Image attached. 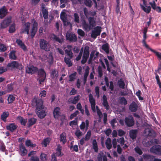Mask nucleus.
<instances>
[{
  "instance_id": "obj_3",
  "label": "nucleus",
  "mask_w": 161,
  "mask_h": 161,
  "mask_svg": "<svg viewBox=\"0 0 161 161\" xmlns=\"http://www.w3.org/2000/svg\"><path fill=\"white\" fill-rule=\"evenodd\" d=\"M83 28L86 30H89L96 25L95 21H82Z\"/></svg>"
},
{
  "instance_id": "obj_10",
  "label": "nucleus",
  "mask_w": 161,
  "mask_h": 161,
  "mask_svg": "<svg viewBox=\"0 0 161 161\" xmlns=\"http://www.w3.org/2000/svg\"><path fill=\"white\" fill-rule=\"evenodd\" d=\"M89 100L91 104L92 109L93 111L95 112L96 108L95 106L96 103L95 99L94 98L92 95L91 93L89 94Z\"/></svg>"
},
{
  "instance_id": "obj_9",
  "label": "nucleus",
  "mask_w": 161,
  "mask_h": 161,
  "mask_svg": "<svg viewBox=\"0 0 161 161\" xmlns=\"http://www.w3.org/2000/svg\"><path fill=\"white\" fill-rule=\"evenodd\" d=\"M32 23H33V25L30 31V34L32 38H33L35 35L37 31L38 24L36 21Z\"/></svg>"
},
{
  "instance_id": "obj_2",
  "label": "nucleus",
  "mask_w": 161,
  "mask_h": 161,
  "mask_svg": "<svg viewBox=\"0 0 161 161\" xmlns=\"http://www.w3.org/2000/svg\"><path fill=\"white\" fill-rule=\"evenodd\" d=\"M39 46L41 49L46 51H50L51 47L49 42L43 39H42L39 40Z\"/></svg>"
},
{
  "instance_id": "obj_32",
  "label": "nucleus",
  "mask_w": 161,
  "mask_h": 161,
  "mask_svg": "<svg viewBox=\"0 0 161 161\" xmlns=\"http://www.w3.org/2000/svg\"><path fill=\"white\" fill-rule=\"evenodd\" d=\"M11 21H3V22L1 23V27L3 28L6 27L9 25Z\"/></svg>"
},
{
  "instance_id": "obj_34",
  "label": "nucleus",
  "mask_w": 161,
  "mask_h": 161,
  "mask_svg": "<svg viewBox=\"0 0 161 161\" xmlns=\"http://www.w3.org/2000/svg\"><path fill=\"white\" fill-rule=\"evenodd\" d=\"M153 131L149 129H146L144 131V134L146 136H153Z\"/></svg>"
},
{
  "instance_id": "obj_55",
  "label": "nucleus",
  "mask_w": 161,
  "mask_h": 161,
  "mask_svg": "<svg viewBox=\"0 0 161 161\" xmlns=\"http://www.w3.org/2000/svg\"><path fill=\"white\" fill-rule=\"evenodd\" d=\"M7 49L6 46L3 44H0V52H3Z\"/></svg>"
},
{
  "instance_id": "obj_36",
  "label": "nucleus",
  "mask_w": 161,
  "mask_h": 161,
  "mask_svg": "<svg viewBox=\"0 0 161 161\" xmlns=\"http://www.w3.org/2000/svg\"><path fill=\"white\" fill-rule=\"evenodd\" d=\"M9 25H10L9 29V32L11 33L14 32L15 31L14 23L11 21Z\"/></svg>"
},
{
  "instance_id": "obj_40",
  "label": "nucleus",
  "mask_w": 161,
  "mask_h": 161,
  "mask_svg": "<svg viewBox=\"0 0 161 161\" xmlns=\"http://www.w3.org/2000/svg\"><path fill=\"white\" fill-rule=\"evenodd\" d=\"M93 148L95 152H97L98 151V147L97 145V142L96 140H93L92 142Z\"/></svg>"
},
{
  "instance_id": "obj_48",
  "label": "nucleus",
  "mask_w": 161,
  "mask_h": 161,
  "mask_svg": "<svg viewBox=\"0 0 161 161\" xmlns=\"http://www.w3.org/2000/svg\"><path fill=\"white\" fill-rule=\"evenodd\" d=\"M17 119L20 122L22 125H25L26 122V120L25 119H23L21 117H18Z\"/></svg>"
},
{
  "instance_id": "obj_46",
  "label": "nucleus",
  "mask_w": 161,
  "mask_h": 161,
  "mask_svg": "<svg viewBox=\"0 0 161 161\" xmlns=\"http://www.w3.org/2000/svg\"><path fill=\"white\" fill-rule=\"evenodd\" d=\"M102 49L106 53H109L108 46L107 43L103 44L102 46Z\"/></svg>"
},
{
  "instance_id": "obj_37",
  "label": "nucleus",
  "mask_w": 161,
  "mask_h": 161,
  "mask_svg": "<svg viewBox=\"0 0 161 161\" xmlns=\"http://www.w3.org/2000/svg\"><path fill=\"white\" fill-rule=\"evenodd\" d=\"M147 49L155 53L159 59H161V53L156 51L155 50L151 48L150 47Z\"/></svg>"
},
{
  "instance_id": "obj_63",
  "label": "nucleus",
  "mask_w": 161,
  "mask_h": 161,
  "mask_svg": "<svg viewBox=\"0 0 161 161\" xmlns=\"http://www.w3.org/2000/svg\"><path fill=\"white\" fill-rule=\"evenodd\" d=\"M98 76L101 77L103 75L102 69L101 67H99L98 69Z\"/></svg>"
},
{
  "instance_id": "obj_31",
  "label": "nucleus",
  "mask_w": 161,
  "mask_h": 161,
  "mask_svg": "<svg viewBox=\"0 0 161 161\" xmlns=\"http://www.w3.org/2000/svg\"><path fill=\"white\" fill-rule=\"evenodd\" d=\"M60 141L63 144H64L66 142V134L64 133L60 135Z\"/></svg>"
},
{
  "instance_id": "obj_41",
  "label": "nucleus",
  "mask_w": 161,
  "mask_h": 161,
  "mask_svg": "<svg viewBox=\"0 0 161 161\" xmlns=\"http://www.w3.org/2000/svg\"><path fill=\"white\" fill-rule=\"evenodd\" d=\"M64 60L65 62L69 67L71 66L72 65L70 58L65 57Z\"/></svg>"
},
{
  "instance_id": "obj_12",
  "label": "nucleus",
  "mask_w": 161,
  "mask_h": 161,
  "mask_svg": "<svg viewBox=\"0 0 161 161\" xmlns=\"http://www.w3.org/2000/svg\"><path fill=\"white\" fill-rule=\"evenodd\" d=\"M125 122L128 126H131L134 124V121L133 118L131 116L126 117L125 119Z\"/></svg>"
},
{
  "instance_id": "obj_15",
  "label": "nucleus",
  "mask_w": 161,
  "mask_h": 161,
  "mask_svg": "<svg viewBox=\"0 0 161 161\" xmlns=\"http://www.w3.org/2000/svg\"><path fill=\"white\" fill-rule=\"evenodd\" d=\"M66 37L67 40L71 41H75L76 37L75 34L68 32L66 33Z\"/></svg>"
},
{
  "instance_id": "obj_11",
  "label": "nucleus",
  "mask_w": 161,
  "mask_h": 161,
  "mask_svg": "<svg viewBox=\"0 0 161 161\" xmlns=\"http://www.w3.org/2000/svg\"><path fill=\"white\" fill-rule=\"evenodd\" d=\"M39 78V80L40 83L41 84L42 82H43L46 78V74L44 70L42 69H40L38 71Z\"/></svg>"
},
{
  "instance_id": "obj_45",
  "label": "nucleus",
  "mask_w": 161,
  "mask_h": 161,
  "mask_svg": "<svg viewBox=\"0 0 161 161\" xmlns=\"http://www.w3.org/2000/svg\"><path fill=\"white\" fill-rule=\"evenodd\" d=\"M76 72H75L74 73L70 75L69 76V81H73L75 80L76 77Z\"/></svg>"
},
{
  "instance_id": "obj_54",
  "label": "nucleus",
  "mask_w": 161,
  "mask_h": 161,
  "mask_svg": "<svg viewBox=\"0 0 161 161\" xmlns=\"http://www.w3.org/2000/svg\"><path fill=\"white\" fill-rule=\"evenodd\" d=\"M15 99L14 97L12 95H10L8 99V101L9 103H12Z\"/></svg>"
},
{
  "instance_id": "obj_18",
  "label": "nucleus",
  "mask_w": 161,
  "mask_h": 161,
  "mask_svg": "<svg viewBox=\"0 0 161 161\" xmlns=\"http://www.w3.org/2000/svg\"><path fill=\"white\" fill-rule=\"evenodd\" d=\"M16 42L23 51H27L26 47L21 40L19 39H17Z\"/></svg>"
},
{
  "instance_id": "obj_28",
  "label": "nucleus",
  "mask_w": 161,
  "mask_h": 161,
  "mask_svg": "<svg viewBox=\"0 0 161 161\" xmlns=\"http://www.w3.org/2000/svg\"><path fill=\"white\" fill-rule=\"evenodd\" d=\"M137 133V130H131L130 132V137L132 139L136 138Z\"/></svg>"
},
{
  "instance_id": "obj_6",
  "label": "nucleus",
  "mask_w": 161,
  "mask_h": 161,
  "mask_svg": "<svg viewBox=\"0 0 161 161\" xmlns=\"http://www.w3.org/2000/svg\"><path fill=\"white\" fill-rule=\"evenodd\" d=\"M101 31V27L100 26L95 27L92 31L91 34L92 37L95 39L97 37L100 35Z\"/></svg>"
},
{
  "instance_id": "obj_42",
  "label": "nucleus",
  "mask_w": 161,
  "mask_h": 161,
  "mask_svg": "<svg viewBox=\"0 0 161 161\" xmlns=\"http://www.w3.org/2000/svg\"><path fill=\"white\" fill-rule=\"evenodd\" d=\"M65 10H63L61 13L60 18L62 20H65L66 18V14Z\"/></svg>"
},
{
  "instance_id": "obj_38",
  "label": "nucleus",
  "mask_w": 161,
  "mask_h": 161,
  "mask_svg": "<svg viewBox=\"0 0 161 161\" xmlns=\"http://www.w3.org/2000/svg\"><path fill=\"white\" fill-rule=\"evenodd\" d=\"M62 147L60 145H58L56 149V153L55 154L58 156H60L61 155V150Z\"/></svg>"
},
{
  "instance_id": "obj_30",
  "label": "nucleus",
  "mask_w": 161,
  "mask_h": 161,
  "mask_svg": "<svg viewBox=\"0 0 161 161\" xmlns=\"http://www.w3.org/2000/svg\"><path fill=\"white\" fill-rule=\"evenodd\" d=\"M147 38L146 34H143V39L142 41V43L144 47H145L147 49L149 48L150 47L147 44L146 40Z\"/></svg>"
},
{
  "instance_id": "obj_51",
  "label": "nucleus",
  "mask_w": 161,
  "mask_h": 161,
  "mask_svg": "<svg viewBox=\"0 0 161 161\" xmlns=\"http://www.w3.org/2000/svg\"><path fill=\"white\" fill-rule=\"evenodd\" d=\"M96 110L97 112L98 115L99 116V118L101 119L103 117V115L101 111L98 109L97 106H96Z\"/></svg>"
},
{
  "instance_id": "obj_23",
  "label": "nucleus",
  "mask_w": 161,
  "mask_h": 161,
  "mask_svg": "<svg viewBox=\"0 0 161 161\" xmlns=\"http://www.w3.org/2000/svg\"><path fill=\"white\" fill-rule=\"evenodd\" d=\"M60 108L59 107L55 108L53 111V116L55 118H58L60 116Z\"/></svg>"
},
{
  "instance_id": "obj_49",
  "label": "nucleus",
  "mask_w": 161,
  "mask_h": 161,
  "mask_svg": "<svg viewBox=\"0 0 161 161\" xmlns=\"http://www.w3.org/2000/svg\"><path fill=\"white\" fill-rule=\"evenodd\" d=\"M36 121V119L34 118H32L30 119L28 121L29 125H32L35 124Z\"/></svg>"
},
{
  "instance_id": "obj_35",
  "label": "nucleus",
  "mask_w": 161,
  "mask_h": 161,
  "mask_svg": "<svg viewBox=\"0 0 161 161\" xmlns=\"http://www.w3.org/2000/svg\"><path fill=\"white\" fill-rule=\"evenodd\" d=\"M25 145L27 147H36V145L35 144H33L31 142L30 140H28L25 142Z\"/></svg>"
},
{
  "instance_id": "obj_52",
  "label": "nucleus",
  "mask_w": 161,
  "mask_h": 161,
  "mask_svg": "<svg viewBox=\"0 0 161 161\" xmlns=\"http://www.w3.org/2000/svg\"><path fill=\"white\" fill-rule=\"evenodd\" d=\"M8 115V112H3L1 115V118L3 121L6 120V118Z\"/></svg>"
},
{
  "instance_id": "obj_26",
  "label": "nucleus",
  "mask_w": 161,
  "mask_h": 161,
  "mask_svg": "<svg viewBox=\"0 0 161 161\" xmlns=\"http://www.w3.org/2000/svg\"><path fill=\"white\" fill-rule=\"evenodd\" d=\"M17 128V126L14 124H10L9 125L7 126V130L11 131H13L15 130Z\"/></svg>"
},
{
  "instance_id": "obj_21",
  "label": "nucleus",
  "mask_w": 161,
  "mask_h": 161,
  "mask_svg": "<svg viewBox=\"0 0 161 161\" xmlns=\"http://www.w3.org/2000/svg\"><path fill=\"white\" fill-rule=\"evenodd\" d=\"M37 70V68L33 66L27 67L26 68V71L28 73L33 74L36 72Z\"/></svg>"
},
{
  "instance_id": "obj_7",
  "label": "nucleus",
  "mask_w": 161,
  "mask_h": 161,
  "mask_svg": "<svg viewBox=\"0 0 161 161\" xmlns=\"http://www.w3.org/2000/svg\"><path fill=\"white\" fill-rule=\"evenodd\" d=\"M151 152L158 155H161V146L157 145L153 146L150 149Z\"/></svg>"
},
{
  "instance_id": "obj_13",
  "label": "nucleus",
  "mask_w": 161,
  "mask_h": 161,
  "mask_svg": "<svg viewBox=\"0 0 161 161\" xmlns=\"http://www.w3.org/2000/svg\"><path fill=\"white\" fill-rule=\"evenodd\" d=\"M27 153V150L24 146L22 144L19 145V153L20 155L24 156L26 155Z\"/></svg>"
},
{
  "instance_id": "obj_43",
  "label": "nucleus",
  "mask_w": 161,
  "mask_h": 161,
  "mask_svg": "<svg viewBox=\"0 0 161 161\" xmlns=\"http://www.w3.org/2000/svg\"><path fill=\"white\" fill-rule=\"evenodd\" d=\"M15 51H11L9 54V57L10 58L14 60L16 59V57L15 55Z\"/></svg>"
},
{
  "instance_id": "obj_53",
  "label": "nucleus",
  "mask_w": 161,
  "mask_h": 161,
  "mask_svg": "<svg viewBox=\"0 0 161 161\" xmlns=\"http://www.w3.org/2000/svg\"><path fill=\"white\" fill-rule=\"evenodd\" d=\"M95 52L92 51L90 55L89 61H91L92 60H94L96 58V56L95 55Z\"/></svg>"
},
{
  "instance_id": "obj_24",
  "label": "nucleus",
  "mask_w": 161,
  "mask_h": 161,
  "mask_svg": "<svg viewBox=\"0 0 161 161\" xmlns=\"http://www.w3.org/2000/svg\"><path fill=\"white\" fill-rule=\"evenodd\" d=\"M90 68L88 66H87L85 70L83 77V83L85 84L86 82L87 77L89 75Z\"/></svg>"
},
{
  "instance_id": "obj_16",
  "label": "nucleus",
  "mask_w": 161,
  "mask_h": 161,
  "mask_svg": "<svg viewBox=\"0 0 161 161\" xmlns=\"http://www.w3.org/2000/svg\"><path fill=\"white\" fill-rule=\"evenodd\" d=\"M67 49H65V47H64L65 53L70 57V58H72L73 56V54L71 52L72 47L71 46L68 45L67 46Z\"/></svg>"
},
{
  "instance_id": "obj_64",
  "label": "nucleus",
  "mask_w": 161,
  "mask_h": 161,
  "mask_svg": "<svg viewBox=\"0 0 161 161\" xmlns=\"http://www.w3.org/2000/svg\"><path fill=\"white\" fill-rule=\"evenodd\" d=\"M135 152L139 155H141L142 154V152L141 150L138 147H136L135 148Z\"/></svg>"
},
{
  "instance_id": "obj_57",
  "label": "nucleus",
  "mask_w": 161,
  "mask_h": 161,
  "mask_svg": "<svg viewBox=\"0 0 161 161\" xmlns=\"http://www.w3.org/2000/svg\"><path fill=\"white\" fill-rule=\"evenodd\" d=\"M46 155L43 153H42L40 155V158L41 160L44 161L47 159Z\"/></svg>"
},
{
  "instance_id": "obj_14",
  "label": "nucleus",
  "mask_w": 161,
  "mask_h": 161,
  "mask_svg": "<svg viewBox=\"0 0 161 161\" xmlns=\"http://www.w3.org/2000/svg\"><path fill=\"white\" fill-rule=\"evenodd\" d=\"M52 38L55 41L58 42L60 43H62L64 42V36L61 35L56 36L55 35H53L52 36Z\"/></svg>"
},
{
  "instance_id": "obj_61",
  "label": "nucleus",
  "mask_w": 161,
  "mask_h": 161,
  "mask_svg": "<svg viewBox=\"0 0 161 161\" xmlns=\"http://www.w3.org/2000/svg\"><path fill=\"white\" fill-rule=\"evenodd\" d=\"M83 51V48H82L78 56L76 58V60L78 61L80 59L82 55Z\"/></svg>"
},
{
  "instance_id": "obj_56",
  "label": "nucleus",
  "mask_w": 161,
  "mask_h": 161,
  "mask_svg": "<svg viewBox=\"0 0 161 161\" xmlns=\"http://www.w3.org/2000/svg\"><path fill=\"white\" fill-rule=\"evenodd\" d=\"M84 3L86 6L89 7L92 5V2L91 0H85Z\"/></svg>"
},
{
  "instance_id": "obj_22",
  "label": "nucleus",
  "mask_w": 161,
  "mask_h": 161,
  "mask_svg": "<svg viewBox=\"0 0 161 161\" xmlns=\"http://www.w3.org/2000/svg\"><path fill=\"white\" fill-rule=\"evenodd\" d=\"M80 99V96L78 95L75 97L74 98H70L68 101L69 103L76 104Z\"/></svg>"
},
{
  "instance_id": "obj_58",
  "label": "nucleus",
  "mask_w": 161,
  "mask_h": 161,
  "mask_svg": "<svg viewBox=\"0 0 161 161\" xmlns=\"http://www.w3.org/2000/svg\"><path fill=\"white\" fill-rule=\"evenodd\" d=\"M117 142L121 145H123L125 142L124 139L123 137L118 138L117 139Z\"/></svg>"
},
{
  "instance_id": "obj_62",
  "label": "nucleus",
  "mask_w": 161,
  "mask_h": 161,
  "mask_svg": "<svg viewBox=\"0 0 161 161\" xmlns=\"http://www.w3.org/2000/svg\"><path fill=\"white\" fill-rule=\"evenodd\" d=\"M120 102L121 104L125 105L127 104V102L124 97H121L120 99Z\"/></svg>"
},
{
  "instance_id": "obj_4",
  "label": "nucleus",
  "mask_w": 161,
  "mask_h": 161,
  "mask_svg": "<svg viewBox=\"0 0 161 161\" xmlns=\"http://www.w3.org/2000/svg\"><path fill=\"white\" fill-rule=\"evenodd\" d=\"M89 54V47L86 46L85 47L81 63L82 64H84L87 61Z\"/></svg>"
},
{
  "instance_id": "obj_39",
  "label": "nucleus",
  "mask_w": 161,
  "mask_h": 161,
  "mask_svg": "<svg viewBox=\"0 0 161 161\" xmlns=\"http://www.w3.org/2000/svg\"><path fill=\"white\" fill-rule=\"evenodd\" d=\"M118 84L120 88H125V84L122 79H120L118 81Z\"/></svg>"
},
{
  "instance_id": "obj_44",
  "label": "nucleus",
  "mask_w": 161,
  "mask_h": 161,
  "mask_svg": "<svg viewBox=\"0 0 161 161\" xmlns=\"http://www.w3.org/2000/svg\"><path fill=\"white\" fill-rule=\"evenodd\" d=\"M58 71L57 70H53L51 74V77L52 78H57L58 75Z\"/></svg>"
},
{
  "instance_id": "obj_33",
  "label": "nucleus",
  "mask_w": 161,
  "mask_h": 161,
  "mask_svg": "<svg viewBox=\"0 0 161 161\" xmlns=\"http://www.w3.org/2000/svg\"><path fill=\"white\" fill-rule=\"evenodd\" d=\"M103 105L107 109H108V105L107 100V97L106 96L104 95L103 97Z\"/></svg>"
},
{
  "instance_id": "obj_59",
  "label": "nucleus",
  "mask_w": 161,
  "mask_h": 161,
  "mask_svg": "<svg viewBox=\"0 0 161 161\" xmlns=\"http://www.w3.org/2000/svg\"><path fill=\"white\" fill-rule=\"evenodd\" d=\"M6 149L5 146L3 142H1L0 144V151L4 152Z\"/></svg>"
},
{
  "instance_id": "obj_5",
  "label": "nucleus",
  "mask_w": 161,
  "mask_h": 161,
  "mask_svg": "<svg viewBox=\"0 0 161 161\" xmlns=\"http://www.w3.org/2000/svg\"><path fill=\"white\" fill-rule=\"evenodd\" d=\"M7 66L10 67L12 69L15 68L19 70L22 69L23 68L21 64L15 61L12 62L8 64Z\"/></svg>"
},
{
  "instance_id": "obj_1",
  "label": "nucleus",
  "mask_w": 161,
  "mask_h": 161,
  "mask_svg": "<svg viewBox=\"0 0 161 161\" xmlns=\"http://www.w3.org/2000/svg\"><path fill=\"white\" fill-rule=\"evenodd\" d=\"M36 101V113L38 117L40 119L44 118L46 115L47 113L44 109L43 105V101L39 99Z\"/></svg>"
},
{
  "instance_id": "obj_17",
  "label": "nucleus",
  "mask_w": 161,
  "mask_h": 161,
  "mask_svg": "<svg viewBox=\"0 0 161 161\" xmlns=\"http://www.w3.org/2000/svg\"><path fill=\"white\" fill-rule=\"evenodd\" d=\"M42 60L45 62H47L49 63H51L53 61V57L51 54H50L47 57L46 55H44L42 56Z\"/></svg>"
},
{
  "instance_id": "obj_47",
  "label": "nucleus",
  "mask_w": 161,
  "mask_h": 161,
  "mask_svg": "<svg viewBox=\"0 0 161 161\" xmlns=\"http://www.w3.org/2000/svg\"><path fill=\"white\" fill-rule=\"evenodd\" d=\"M50 139L47 138L44 139L42 142V144L44 145L45 147H46L47 145L49 144L50 141Z\"/></svg>"
},
{
  "instance_id": "obj_25",
  "label": "nucleus",
  "mask_w": 161,
  "mask_h": 161,
  "mask_svg": "<svg viewBox=\"0 0 161 161\" xmlns=\"http://www.w3.org/2000/svg\"><path fill=\"white\" fill-rule=\"evenodd\" d=\"M137 105L136 103L132 102L130 105L129 109L132 112H135L137 109Z\"/></svg>"
},
{
  "instance_id": "obj_50",
  "label": "nucleus",
  "mask_w": 161,
  "mask_h": 161,
  "mask_svg": "<svg viewBox=\"0 0 161 161\" xmlns=\"http://www.w3.org/2000/svg\"><path fill=\"white\" fill-rule=\"evenodd\" d=\"M147 156H148L147 154H143V158H139V161H148V158L147 157Z\"/></svg>"
},
{
  "instance_id": "obj_29",
  "label": "nucleus",
  "mask_w": 161,
  "mask_h": 161,
  "mask_svg": "<svg viewBox=\"0 0 161 161\" xmlns=\"http://www.w3.org/2000/svg\"><path fill=\"white\" fill-rule=\"evenodd\" d=\"M140 6L142 9L147 13H149L150 12L151 8L150 6H144L142 4L140 5Z\"/></svg>"
},
{
  "instance_id": "obj_20",
  "label": "nucleus",
  "mask_w": 161,
  "mask_h": 161,
  "mask_svg": "<svg viewBox=\"0 0 161 161\" xmlns=\"http://www.w3.org/2000/svg\"><path fill=\"white\" fill-rule=\"evenodd\" d=\"M8 10L5 6L0 8V19H2L7 14Z\"/></svg>"
},
{
  "instance_id": "obj_19",
  "label": "nucleus",
  "mask_w": 161,
  "mask_h": 161,
  "mask_svg": "<svg viewBox=\"0 0 161 161\" xmlns=\"http://www.w3.org/2000/svg\"><path fill=\"white\" fill-rule=\"evenodd\" d=\"M42 12L44 19H46L48 17V12L47 10L46 9L45 5L44 4H42Z\"/></svg>"
},
{
  "instance_id": "obj_8",
  "label": "nucleus",
  "mask_w": 161,
  "mask_h": 161,
  "mask_svg": "<svg viewBox=\"0 0 161 161\" xmlns=\"http://www.w3.org/2000/svg\"><path fill=\"white\" fill-rule=\"evenodd\" d=\"M31 24L29 22H25L24 21L23 23L22 32L24 33L26 32L27 35L29 34V30Z\"/></svg>"
},
{
  "instance_id": "obj_27",
  "label": "nucleus",
  "mask_w": 161,
  "mask_h": 161,
  "mask_svg": "<svg viewBox=\"0 0 161 161\" xmlns=\"http://www.w3.org/2000/svg\"><path fill=\"white\" fill-rule=\"evenodd\" d=\"M106 147L108 149H110L112 147L111 141L110 138H108L105 142Z\"/></svg>"
},
{
  "instance_id": "obj_60",
  "label": "nucleus",
  "mask_w": 161,
  "mask_h": 161,
  "mask_svg": "<svg viewBox=\"0 0 161 161\" xmlns=\"http://www.w3.org/2000/svg\"><path fill=\"white\" fill-rule=\"evenodd\" d=\"M63 23L64 26H68L69 28L72 27V24L69 22V21H63Z\"/></svg>"
}]
</instances>
